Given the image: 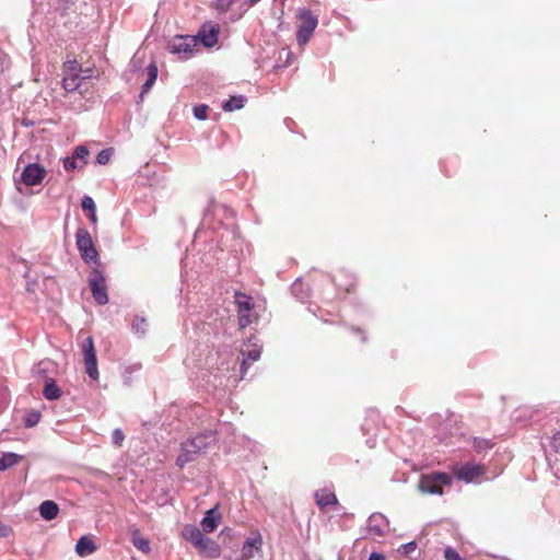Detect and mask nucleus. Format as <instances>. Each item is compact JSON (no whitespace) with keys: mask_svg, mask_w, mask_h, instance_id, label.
<instances>
[{"mask_svg":"<svg viewBox=\"0 0 560 560\" xmlns=\"http://www.w3.org/2000/svg\"><path fill=\"white\" fill-rule=\"evenodd\" d=\"M453 478L447 472L432 471L422 474L419 478L418 489L425 494H443V487L452 485Z\"/></svg>","mask_w":560,"mask_h":560,"instance_id":"obj_1","label":"nucleus"},{"mask_svg":"<svg viewBox=\"0 0 560 560\" xmlns=\"http://www.w3.org/2000/svg\"><path fill=\"white\" fill-rule=\"evenodd\" d=\"M75 244L80 256L85 264L100 266L98 253L94 246L90 232L85 228H79L77 230Z\"/></svg>","mask_w":560,"mask_h":560,"instance_id":"obj_2","label":"nucleus"},{"mask_svg":"<svg viewBox=\"0 0 560 560\" xmlns=\"http://www.w3.org/2000/svg\"><path fill=\"white\" fill-rule=\"evenodd\" d=\"M89 284L91 288V293L94 301L98 305H105L108 303V293L106 279L103 271L98 268V266L94 267L89 276Z\"/></svg>","mask_w":560,"mask_h":560,"instance_id":"obj_3","label":"nucleus"},{"mask_svg":"<svg viewBox=\"0 0 560 560\" xmlns=\"http://www.w3.org/2000/svg\"><path fill=\"white\" fill-rule=\"evenodd\" d=\"M167 49L182 59H188L197 49V44L191 35H179L168 43Z\"/></svg>","mask_w":560,"mask_h":560,"instance_id":"obj_4","label":"nucleus"},{"mask_svg":"<svg viewBox=\"0 0 560 560\" xmlns=\"http://www.w3.org/2000/svg\"><path fill=\"white\" fill-rule=\"evenodd\" d=\"M299 19L301 24L296 32V40L299 45L303 46L310 40L313 32L317 26L318 20L317 16L313 15L312 12L307 9H304L300 12Z\"/></svg>","mask_w":560,"mask_h":560,"instance_id":"obj_5","label":"nucleus"},{"mask_svg":"<svg viewBox=\"0 0 560 560\" xmlns=\"http://www.w3.org/2000/svg\"><path fill=\"white\" fill-rule=\"evenodd\" d=\"M220 34V25L214 22H205L198 33L192 35L196 44H202L206 48H212L218 44Z\"/></svg>","mask_w":560,"mask_h":560,"instance_id":"obj_6","label":"nucleus"},{"mask_svg":"<svg viewBox=\"0 0 560 560\" xmlns=\"http://www.w3.org/2000/svg\"><path fill=\"white\" fill-rule=\"evenodd\" d=\"M241 353L243 359L240 370L242 377H244L248 365L260 358L261 346L259 345L258 339L256 337L248 338L247 342L244 345V348L241 350Z\"/></svg>","mask_w":560,"mask_h":560,"instance_id":"obj_7","label":"nucleus"},{"mask_svg":"<svg viewBox=\"0 0 560 560\" xmlns=\"http://www.w3.org/2000/svg\"><path fill=\"white\" fill-rule=\"evenodd\" d=\"M389 529L388 518L380 513H372L366 521V532L372 538L384 537Z\"/></svg>","mask_w":560,"mask_h":560,"instance_id":"obj_8","label":"nucleus"},{"mask_svg":"<svg viewBox=\"0 0 560 560\" xmlns=\"http://www.w3.org/2000/svg\"><path fill=\"white\" fill-rule=\"evenodd\" d=\"M85 371L92 380L98 378L97 359L92 337H88L82 345Z\"/></svg>","mask_w":560,"mask_h":560,"instance_id":"obj_9","label":"nucleus"},{"mask_svg":"<svg viewBox=\"0 0 560 560\" xmlns=\"http://www.w3.org/2000/svg\"><path fill=\"white\" fill-rule=\"evenodd\" d=\"M46 176V170L44 166H42L38 163H30L27 164L22 173H21V180L26 186H36L39 185Z\"/></svg>","mask_w":560,"mask_h":560,"instance_id":"obj_10","label":"nucleus"},{"mask_svg":"<svg viewBox=\"0 0 560 560\" xmlns=\"http://www.w3.org/2000/svg\"><path fill=\"white\" fill-rule=\"evenodd\" d=\"M202 452L197 448V445L190 440H186L180 444L179 454L176 459V465L184 468L187 464L196 460Z\"/></svg>","mask_w":560,"mask_h":560,"instance_id":"obj_11","label":"nucleus"},{"mask_svg":"<svg viewBox=\"0 0 560 560\" xmlns=\"http://www.w3.org/2000/svg\"><path fill=\"white\" fill-rule=\"evenodd\" d=\"M91 77H92L91 72L63 77L62 78V88L67 92H77L78 91L80 94H83L86 91V89H83L84 82H85V80L91 79Z\"/></svg>","mask_w":560,"mask_h":560,"instance_id":"obj_12","label":"nucleus"},{"mask_svg":"<svg viewBox=\"0 0 560 560\" xmlns=\"http://www.w3.org/2000/svg\"><path fill=\"white\" fill-rule=\"evenodd\" d=\"M198 552L207 558L217 559L221 556V548L217 541L203 535L200 542L195 547Z\"/></svg>","mask_w":560,"mask_h":560,"instance_id":"obj_13","label":"nucleus"},{"mask_svg":"<svg viewBox=\"0 0 560 560\" xmlns=\"http://www.w3.org/2000/svg\"><path fill=\"white\" fill-rule=\"evenodd\" d=\"M482 471H483V469H482L481 465L475 464V463H467V464L459 466L456 469L455 474L459 480H464L466 482H471L476 478L481 476Z\"/></svg>","mask_w":560,"mask_h":560,"instance_id":"obj_14","label":"nucleus"},{"mask_svg":"<svg viewBox=\"0 0 560 560\" xmlns=\"http://www.w3.org/2000/svg\"><path fill=\"white\" fill-rule=\"evenodd\" d=\"M262 539L260 535L247 538L241 549V560H250L255 552L261 549Z\"/></svg>","mask_w":560,"mask_h":560,"instance_id":"obj_15","label":"nucleus"},{"mask_svg":"<svg viewBox=\"0 0 560 560\" xmlns=\"http://www.w3.org/2000/svg\"><path fill=\"white\" fill-rule=\"evenodd\" d=\"M220 520L221 514L217 506L208 510L200 522L202 530L208 534L214 532L220 523Z\"/></svg>","mask_w":560,"mask_h":560,"instance_id":"obj_16","label":"nucleus"},{"mask_svg":"<svg viewBox=\"0 0 560 560\" xmlns=\"http://www.w3.org/2000/svg\"><path fill=\"white\" fill-rule=\"evenodd\" d=\"M189 440L197 445V448L205 453L211 444L217 442V432L213 430H206Z\"/></svg>","mask_w":560,"mask_h":560,"instance_id":"obj_17","label":"nucleus"},{"mask_svg":"<svg viewBox=\"0 0 560 560\" xmlns=\"http://www.w3.org/2000/svg\"><path fill=\"white\" fill-rule=\"evenodd\" d=\"M315 501H316V504L323 510L325 509L326 506L328 505H335L337 506L338 509H342L339 506V503H338V500H337V497L336 494L324 488V489H319L315 492Z\"/></svg>","mask_w":560,"mask_h":560,"instance_id":"obj_18","label":"nucleus"},{"mask_svg":"<svg viewBox=\"0 0 560 560\" xmlns=\"http://www.w3.org/2000/svg\"><path fill=\"white\" fill-rule=\"evenodd\" d=\"M96 549H97L96 544L88 535L81 536L75 545V552L79 557L91 556L92 553H94L96 551Z\"/></svg>","mask_w":560,"mask_h":560,"instance_id":"obj_19","label":"nucleus"},{"mask_svg":"<svg viewBox=\"0 0 560 560\" xmlns=\"http://www.w3.org/2000/svg\"><path fill=\"white\" fill-rule=\"evenodd\" d=\"M55 370V363L51 360H42L38 362L34 369L33 374L37 378H43L46 382L47 378H52L49 376Z\"/></svg>","mask_w":560,"mask_h":560,"instance_id":"obj_20","label":"nucleus"},{"mask_svg":"<svg viewBox=\"0 0 560 560\" xmlns=\"http://www.w3.org/2000/svg\"><path fill=\"white\" fill-rule=\"evenodd\" d=\"M234 303L237 307V313L250 312L254 306L253 298L240 291L234 292Z\"/></svg>","mask_w":560,"mask_h":560,"instance_id":"obj_21","label":"nucleus"},{"mask_svg":"<svg viewBox=\"0 0 560 560\" xmlns=\"http://www.w3.org/2000/svg\"><path fill=\"white\" fill-rule=\"evenodd\" d=\"M39 514L46 521H52L59 513V506L55 501L46 500L39 505Z\"/></svg>","mask_w":560,"mask_h":560,"instance_id":"obj_22","label":"nucleus"},{"mask_svg":"<svg viewBox=\"0 0 560 560\" xmlns=\"http://www.w3.org/2000/svg\"><path fill=\"white\" fill-rule=\"evenodd\" d=\"M203 535L205 534L196 525L191 524L184 526L182 530V536L184 539L189 541L194 547L200 542Z\"/></svg>","mask_w":560,"mask_h":560,"instance_id":"obj_23","label":"nucleus"},{"mask_svg":"<svg viewBox=\"0 0 560 560\" xmlns=\"http://www.w3.org/2000/svg\"><path fill=\"white\" fill-rule=\"evenodd\" d=\"M43 396L47 400H57L61 396V389L57 385L55 378H47L43 388Z\"/></svg>","mask_w":560,"mask_h":560,"instance_id":"obj_24","label":"nucleus"},{"mask_svg":"<svg viewBox=\"0 0 560 560\" xmlns=\"http://www.w3.org/2000/svg\"><path fill=\"white\" fill-rule=\"evenodd\" d=\"M147 70H148V79L141 86L140 97H143V95L150 91V89L153 86V84L155 83L156 78H158V67L155 63L151 62L147 67Z\"/></svg>","mask_w":560,"mask_h":560,"instance_id":"obj_25","label":"nucleus"},{"mask_svg":"<svg viewBox=\"0 0 560 560\" xmlns=\"http://www.w3.org/2000/svg\"><path fill=\"white\" fill-rule=\"evenodd\" d=\"M291 293L301 302H304L310 295V288L301 279H298L291 285Z\"/></svg>","mask_w":560,"mask_h":560,"instance_id":"obj_26","label":"nucleus"},{"mask_svg":"<svg viewBox=\"0 0 560 560\" xmlns=\"http://www.w3.org/2000/svg\"><path fill=\"white\" fill-rule=\"evenodd\" d=\"M246 97L243 95L231 96L229 100L224 101L222 104V108L225 112H233L241 109L245 106Z\"/></svg>","mask_w":560,"mask_h":560,"instance_id":"obj_27","label":"nucleus"},{"mask_svg":"<svg viewBox=\"0 0 560 560\" xmlns=\"http://www.w3.org/2000/svg\"><path fill=\"white\" fill-rule=\"evenodd\" d=\"M21 459V456L15 453H3L0 457V471H4L15 466Z\"/></svg>","mask_w":560,"mask_h":560,"instance_id":"obj_28","label":"nucleus"},{"mask_svg":"<svg viewBox=\"0 0 560 560\" xmlns=\"http://www.w3.org/2000/svg\"><path fill=\"white\" fill-rule=\"evenodd\" d=\"M91 72L90 69L83 70L81 63H79L77 60H68L65 62L63 66V77L72 75V74H80V73H88Z\"/></svg>","mask_w":560,"mask_h":560,"instance_id":"obj_29","label":"nucleus"},{"mask_svg":"<svg viewBox=\"0 0 560 560\" xmlns=\"http://www.w3.org/2000/svg\"><path fill=\"white\" fill-rule=\"evenodd\" d=\"M131 329L135 334L139 336H144L148 329V323L144 317L136 316L131 324Z\"/></svg>","mask_w":560,"mask_h":560,"instance_id":"obj_30","label":"nucleus"},{"mask_svg":"<svg viewBox=\"0 0 560 560\" xmlns=\"http://www.w3.org/2000/svg\"><path fill=\"white\" fill-rule=\"evenodd\" d=\"M40 417H42V415H40V412H39V411H37V410H30V411H27V412L25 413V416H24V420H23L24 425H25L26 428H33V427H35V425L39 422Z\"/></svg>","mask_w":560,"mask_h":560,"instance_id":"obj_31","label":"nucleus"},{"mask_svg":"<svg viewBox=\"0 0 560 560\" xmlns=\"http://www.w3.org/2000/svg\"><path fill=\"white\" fill-rule=\"evenodd\" d=\"M234 2L235 0H214L212 7L219 14H223L231 9Z\"/></svg>","mask_w":560,"mask_h":560,"instance_id":"obj_32","label":"nucleus"},{"mask_svg":"<svg viewBox=\"0 0 560 560\" xmlns=\"http://www.w3.org/2000/svg\"><path fill=\"white\" fill-rule=\"evenodd\" d=\"M72 156L78 161L81 162V165L83 166L84 164H86L88 162V156H89V150L85 145L81 144V145H78L73 153H72Z\"/></svg>","mask_w":560,"mask_h":560,"instance_id":"obj_33","label":"nucleus"},{"mask_svg":"<svg viewBox=\"0 0 560 560\" xmlns=\"http://www.w3.org/2000/svg\"><path fill=\"white\" fill-rule=\"evenodd\" d=\"M132 544L138 550L144 553H149L151 550L149 540L143 537H133Z\"/></svg>","mask_w":560,"mask_h":560,"instance_id":"obj_34","label":"nucleus"},{"mask_svg":"<svg viewBox=\"0 0 560 560\" xmlns=\"http://www.w3.org/2000/svg\"><path fill=\"white\" fill-rule=\"evenodd\" d=\"M209 106L206 104H200L194 107V116L198 120H205L208 116Z\"/></svg>","mask_w":560,"mask_h":560,"instance_id":"obj_35","label":"nucleus"},{"mask_svg":"<svg viewBox=\"0 0 560 560\" xmlns=\"http://www.w3.org/2000/svg\"><path fill=\"white\" fill-rule=\"evenodd\" d=\"M112 155H113L112 149H104V150L100 151L98 154L96 155V163L100 165H105L109 162Z\"/></svg>","mask_w":560,"mask_h":560,"instance_id":"obj_36","label":"nucleus"},{"mask_svg":"<svg viewBox=\"0 0 560 560\" xmlns=\"http://www.w3.org/2000/svg\"><path fill=\"white\" fill-rule=\"evenodd\" d=\"M81 207L84 211H88L89 213L96 211V205L92 197L84 196L81 200Z\"/></svg>","mask_w":560,"mask_h":560,"instance_id":"obj_37","label":"nucleus"},{"mask_svg":"<svg viewBox=\"0 0 560 560\" xmlns=\"http://www.w3.org/2000/svg\"><path fill=\"white\" fill-rule=\"evenodd\" d=\"M62 164L66 171H73L82 166L72 155L66 156L62 161Z\"/></svg>","mask_w":560,"mask_h":560,"instance_id":"obj_38","label":"nucleus"},{"mask_svg":"<svg viewBox=\"0 0 560 560\" xmlns=\"http://www.w3.org/2000/svg\"><path fill=\"white\" fill-rule=\"evenodd\" d=\"M125 441V434L121 431V429L117 428L112 433V443L115 446H121L122 442Z\"/></svg>","mask_w":560,"mask_h":560,"instance_id":"obj_39","label":"nucleus"},{"mask_svg":"<svg viewBox=\"0 0 560 560\" xmlns=\"http://www.w3.org/2000/svg\"><path fill=\"white\" fill-rule=\"evenodd\" d=\"M549 444L555 453L560 454V429L553 433Z\"/></svg>","mask_w":560,"mask_h":560,"instance_id":"obj_40","label":"nucleus"},{"mask_svg":"<svg viewBox=\"0 0 560 560\" xmlns=\"http://www.w3.org/2000/svg\"><path fill=\"white\" fill-rule=\"evenodd\" d=\"M417 548V544L415 541H409L407 544H402L398 548V552L405 556H409L411 552H413Z\"/></svg>","mask_w":560,"mask_h":560,"instance_id":"obj_41","label":"nucleus"},{"mask_svg":"<svg viewBox=\"0 0 560 560\" xmlns=\"http://www.w3.org/2000/svg\"><path fill=\"white\" fill-rule=\"evenodd\" d=\"M445 560H464L459 553L452 547H446L444 550Z\"/></svg>","mask_w":560,"mask_h":560,"instance_id":"obj_42","label":"nucleus"},{"mask_svg":"<svg viewBox=\"0 0 560 560\" xmlns=\"http://www.w3.org/2000/svg\"><path fill=\"white\" fill-rule=\"evenodd\" d=\"M238 314V325L241 328L247 327L250 323V312L237 313Z\"/></svg>","mask_w":560,"mask_h":560,"instance_id":"obj_43","label":"nucleus"},{"mask_svg":"<svg viewBox=\"0 0 560 560\" xmlns=\"http://www.w3.org/2000/svg\"><path fill=\"white\" fill-rule=\"evenodd\" d=\"M474 446L478 452H480L485 448H490L492 445L486 440H476Z\"/></svg>","mask_w":560,"mask_h":560,"instance_id":"obj_44","label":"nucleus"},{"mask_svg":"<svg viewBox=\"0 0 560 560\" xmlns=\"http://www.w3.org/2000/svg\"><path fill=\"white\" fill-rule=\"evenodd\" d=\"M529 409L528 408H524V409H521L518 412H520V416H517L516 418H521V417H528L529 419H534V415L533 412L529 413Z\"/></svg>","mask_w":560,"mask_h":560,"instance_id":"obj_45","label":"nucleus"},{"mask_svg":"<svg viewBox=\"0 0 560 560\" xmlns=\"http://www.w3.org/2000/svg\"><path fill=\"white\" fill-rule=\"evenodd\" d=\"M369 560H385V557L380 552H372L369 557Z\"/></svg>","mask_w":560,"mask_h":560,"instance_id":"obj_46","label":"nucleus"},{"mask_svg":"<svg viewBox=\"0 0 560 560\" xmlns=\"http://www.w3.org/2000/svg\"><path fill=\"white\" fill-rule=\"evenodd\" d=\"M89 219L92 224H95L97 222L96 211L89 213Z\"/></svg>","mask_w":560,"mask_h":560,"instance_id":"obj_47","label":"nucleus"},{"mask_svg":"<svg viewBox=\"0 0 560 560\" xmlns=\"http://www.w3.org/2000/svg\"><path fill=\"white\" fill-rule=\"evenodd\" d=\"M260 0H247V3L249 7H253L255 5L256 3H258Z\"/></svg>","mask_w":560,"mask_h":560,"instance_id":"obj_48","label":"nucleus"},{"mask_svg":"<svg viewBox=\"0 0 560 560\" xmlns=\"http://www.w3.org/2000/svg\"><path fill=\"white\" fill-rule=\"evenodd\" d=\"M351 285H353V281H351L350 283H347V284L345 285V290H346V291H350V287H351Z\"/></svg>","mask_w":560,"mask_h":560,"instance_id":"obj_49","label":"nucleus"},{"mask_svg":"<svg viewBox=\"0 0 560 560\" xmlns=\"http://www.w3.org/2000/svg\"><path fill=\"white\" fill-rule=\"evenodd\" d=\"M7 529H8L7 527L1 528V532H2L1 534H2V536H5V535H7Z\"/></svg>","mask_w":560,"mask_h":560,"instance_id":"obj_50","label":"nucleus"}]
</instances>
